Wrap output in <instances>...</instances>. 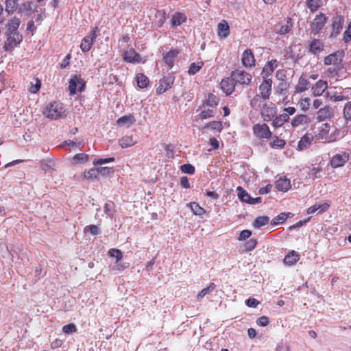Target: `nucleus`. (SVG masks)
<instances>
[{"label":"nucleus","mask_w":351,"mask_h":351,"mask_svg":"<svg viewBox=\"0 0 351 351\" xmlns=\"http://www.w3.org/2000/svg\"><path fill=\"white\" fill-rule=\"evenodd\" d=\"M43 114L46 117L51 119H58L66 117L63 105L58 102H53L47 106Z\"/></svg>","instance_id":"obj_1"},{"label":"nucleus","mask_w":351,"mask_h":351,"mask_svg":"<svg viewBox=\"0 0 351 351\" xmlns=\"http://www.w3.org/2000/svg\"><path fill=\"white\" fill-rule=\"evenodd\" d=\"M350 159V154L345 151H339L333 155L330 160V166L337 169L344 166Z\"/></svg>","instance_id":"obj_2"},{"label":"nucleus","mask_w":351,"mask_h":351,"mask_svg":"<svg viewBox=\"0 0 351 351\" xmlns=\"http://www.w3.org/2000/svg\"><path fill=\"white\" fill-rule=\"evenodd\" d=\"M7 40L4 45L5 51H10L17 47L23 40V36L20 33H6Z\"/></svg>","instance_id":"obj_3"},{"label":"nucleus","mask_w":351,"mask_h":351,"mask_svg":"<svg viewBox=\"0 0 351 351\" xmlns=\"http://www.w3.org/2000/svg\"><path fill=\"white\" fill-rule=\"evenodd\" d=\"M253 133L258 138H269L272 133L266 123H258L253 125Z\"/></svg>","instance_id":"obj_4"},{"label":"nucleus","mask_w":351,"mask_h":351,"mask_svg":"<svg viewBox=\"0 0 351 351\" xmlns=\"http://www.w3.org/2000/svg\"><path fill=\"white\" fill-rule=\"evenodd\" d=\"M97 32H99V28L97 27H95L90 32V34L82 39L80 44V48L84 53L90 51L94 40L97 36Z\"/></svg>","instance_id":"obj_5"},{"label":"nucleus","mask_w":351,"mask_h":351,"mask_svg":"<svg viewBox=\"0 0 351 351\" xmlns=\"http://www.w3.org/2000/svg\"><path fill=\"white\" fill-rule=\"evenodd\" d=\"M326 17L322 13L317 14L311 24V33L314 35L318 34L326 23Z\"/></svg>","instance_id":"obj_6"},{"label":"nucleus","mask_w":351,"mask_h":351,"mask_svg":"<svg viewBox=\"0 0 351 351\" xmlns=\"http://www.w3.org/2000/svg\"><path fill=\"white\" fill-rule=\"evenodd\" d=\"M232 77L236 82L243 85H248L252 80L251 75L241 70L233 71L232 73Z\"/></svg>","instance_id":"obj_7"},{"label":"nucleus","mask_w":351,"mask_h":351,"mask_svg":"<svg viewBox=\"0 0 351 351\" xmlns=\"http://www.w3.org/2000/svg\"><path fill=\"white\" fill-rule=\"evenodd\" d=\"M174 82V77L172 75L164 77L160 80V85L156 88L157 94H162L171 88Z\"/></svg>","instance_id":"obj_8"},{"label":"nucleus","mask_w":351,"mask_h":351,"mask_svg":"<svg viewBox=\"0 0 351 351\" xmlns=\"http://www.w3.org/2000/svg\"><path fill=\"white\" fill-rule=\"evenodd\" d=\"M330 131V125L328 123H322L319 128L317 133L315 134L317 140L322 141L324 143H328L329 132Z\"/></svg>","instance_id":"obj_9"},{"label":"nucleus","mask_w":351,"mask_h":351,"mask_svg":"<svg viewBox=\"0 0 351 351\" xmlns=\"http://www.w3.org/2000/svg\"><path fill=\"white\" fill-rule=\"evenodd\" d=\"M271 79H264L263 82L260 84V95L263 99H269L271 90Z\"/></svg>","instance_id":"obj_10"},{"label":"nucleus","mask_w":351,"mask_h":351,"mask_svg":"<svg viewBox=\"0 0 351 351\" xmlns=\"http://www.w3.org/2000/svg\"><path fill=\"white\" fill-rule=\"evenodd\" d=\"M343 58V52L338 51L325 57L324 62L326 65H337L341 62Z\"/></svg>","instance_id":"obj_11"},{"label":"nucleus","mask_w":351,"mask_h":351,"mask_svg":"<svg viewBox=\"0 0 351 351\" xmlns=\"http://www.w3.org/2000/svg\"><path fill=\"white\" fill-rule=\"evenodd\" d=\"M344 23L343 17L337 15L332 18L331 36H337L342 30Z\"/></svg>","instance_id":"obj_12"},{"label":"nucleus","mask_w":351,"mask_h":351,"mask_svg":"<svg viewBox=\"0 0 351 351\" xmlns=\"http://www.w3.org/2000/svg\"><path fill=\"white\" fill-rule=\"evenodd\" d=\"M276 114V108L274 104L265 106L261 112V116L265 121H270Z\"/></svg>","instance_id":"obj_13"},{"label":"nucleus","mask_w":351,"mask_h":351,"mask_svg":"<svg viewBox=\"0 0 351 351\" xmlns=\"http://www.w3.org/2000/svg\"><path fill=\"white\" fill-rule=\"evenodd\" d=\"M242 64L245 67H252L255 65V58L250 49H246L242 54Z\"/></svg>","instance_id":"obj_14"},{"label":"nucleus","mask_w":351,"mask_h":351,"mask_svg":"<svg viewBox=\"0 0 351 351\" xmlns=\"http://www.w3.org/2000/svg\"><path fill=\"white\" fill-rule=\"evenodd\" d=\"M125 61L130 63H139L141 60L140 55L132 48L125 51L123 54Z\"/></svg>","instance_id":"obj_15"},{"label":"nucleus","mask_w":351,"mask_h":351,"mask_svg":"<svg viewBox=\"0 0 351 351\" xmlns=\"http://www.w3.org/2000/svg\"><path fill=\"white\" fill-rule=\"evenodd\" d=\"M328 88V82L324 80L317 81L311 88L313 95L315 97L321 96Z\"/></svg>","instance_id":"obj_16"},{"label":"nucleus","mask_w":351,"mask_h":351,"mask_svg":"<svg viewBox=\"0 0 351 351\" xmlns=\"http://www.w3.org/2000/svg\"><path fill=\"white\" fill-rule=\"evenodd\" d=\"M180 51L178 49H171L163 56V61L168 66L169 69H171L174 65V61Z\"/></svg>","instance_id":"obj_17"},{"label":"nucleus","mask_w":351,"mask_h":351,"mask_svg":"<svg viewBox=\"0 0 351 351\" xmlns=\"http://www.w3.org/2000/svg\"><path fill=\"white\" fill-rule=\"evenodd\" d=\"M278 64V62L276 60H271L268 62L263 67L262 71L263 78L269 79L268 77L270 76L274 70L277 68Z\"/></svg>","instance_id":"obj_18"},{"label":"nucleus","mask_w":351,"mask_h":351,"mask_svg":"<svg viewBox=\"0 0 351 351\" xmlns=\"http://www.w3.org/2000/svg\"><path fill=\"white\" fill-rule=\"evenodd\" d=\"M311 121L310 118L304 114L296 115L291 122V126L294 128L301 125H307Z\"/></svg>","instance_id":"obj_19"},{"label":"nucleus","mask_w":351,"mask_h":351,"mask_svg":"<svg viewBox=\"0 0 351 351\" xmlns=\"http://www.w3.org/2000/svg\"><path fill=\"white\" fill-rule=\"evenodd\" d=\"M275 186L278 191L286 192L291 187V182L285 176H282L276 181Z\"/></svg>","instance_id":"obj_20"},{"label":"nucleus","mask_w":351,"mask_h":351,"mask_svg":"<svg viewBox=\"0 0 351 351\" xmlns=\"http://www.w3.org/2000/svg\"><path fill=\"white\" fill-rule=\"evenodd\" d=\"M324 45L320 40L313 39L309 43V51L313 55H318L324 49Z\"/></svg>","instance_id":"obj_21"},{"label":"nucleus","mask_w":351,"mask_h":351,"mask_svg":"<svg viewBox=\"0 0 351 351\" xmlns=\"http://www.w3.org/2000/svg\"><path fill=\"white\" fill-rule=\"evenodd\" d=\"M234 80L232 77L230 78H226L223 79L221 82V88L222 90L227 95H230L234 90Z\"/></svg>","instance_id":"obj_22"},{"label":"nucleus","mask_w":351,"mask_h":351,"mask_svg":"<svg viewBox=\"0 0 351 351\" xmlns=\"http://www.w3.org/2000/svg\"><path fill=\"white\" fill-rule=\"evenodd\" d=\"M300 258L299 253L292 250L285 256L283 262L287 266H293L300 260Z\"/></svg>","instance_id":"obj_23"},{"label":"nucleus","mask_w":351,"mask_h":351,"mask_svg":"<svg viewBox=\"0 0 351 351\" xmlns=\"http://www.w3.org/2000/svg\"><path fill=\"white\" fill-rule=\"evenodd\" d=\"M292 26L293 25L291 22V19H288L286 24L285 25L281 23L276 24L274 27V30L276 33L283 35L288 33L291 30Z\"/></svg>","instance_id":"obj_24"},{"label":"nucleus","mask_w":351,"mask_h":351,"mask_svg":"<svg viewBox=\"0 0 351 351\" xmlns=\"http://www.w3.org/2000/svg\"><path fill=\"white\" fill-rule=\"evenodd\" d=\"M332 111L329 106L320 108L317 112V119L319 121L326 120L331 117Z\"/></svg>","instance_id":"obj_25"},{"label":"nucleus","mask_w":351,"mask_h":351,"mask_svg":"<svg viewBox=\"0 0 351 351\" xmlns=\"http://www.w3.org/2000/svg\"><path fill=\"white\" fill-rule=\"evenodd\" d=\"M310 86L309 81L302 75L298 80V83L295 86V93H300L308 90Z\"/></svg>","instance_id":"obj_26"},{"label":"nucleus","mask_w":351,"mask_h":351,"mask_svg":"<svg viewBox=\"0 0 351 351\" xmlns=\"http://www.w3.org/2000/svg\"><path fill=\"white\" fill-rule=\"evenodd\" d=\"M135 119L134 116L131 114L125 115L117 121V123L120 126H126L130 127L131 125H132L135 122Z\"/></svg>","instance_id":"obj_27"},{"label":"nucleus","mask_w":351,"mask_h":351,"mask_svg":"<svg viewBox=\"0 0 351 351\" xmlns=\"http://www.w3.org/2000/svg\"><path fill=\"white\" fill-rule=\"evenodd\" d=\"M293 216V214L291 213H289H289H282L272 219L271 224L276 226L280 223H282L288 218L292 217Z\"/></svg>","instance_id":"obj_28"},{"label":"nucleus","mask_w":351,"mask_h":351,"mask_svg":"<svg viewBox=\"0 0 351 351\" xmlns=\"http://www.w3.org/2000/svg\"><path fill=\"white\" fill-rule=\"evenodd\" d=\"M21 21L19 19L14 17L12 19L8 24L7 33H19L18 29L19 27Z\"/></svg>","instance_id":"obj_29"},{"label":"nucleus","mask_w":351,"mask_h":351,"mask_svg":"<svg viewBox=\"0 0 351 351\" xmlns=\"http://www.w3.org/2000/svg\"><path fill=\"white\" fill-rule=\"evenodd\" d=\"M312 136L311 134H306L303 136L298 144V148L299 150H304L307 148V147L311 144L312 141Z\"/></svg>","instance_id":"obj_30"},{"label":"nucleus","mask_w":351,"mask_h":351,"mask_svg":"<svg viewBox=\"0 0 351 351\" xmlns=\"http://www.w3.org/2000/svg\"><path fill=\"white\" fill-rule=\"evenodd\" d=\"M186 21V16L182 12H176L171 19V25L176 27L180 25Z\"/></svg>","instance_id":"obj_31"},{"label":"nucleus","mask_w":351,"mask_h":351,"mask_svg":"<svg viewBox=\"0 0 351 351\" xmlns=\"http://www.w3.org/2000/svg\"><path fill=\"white\" fill-rule=\"evenodd\" d=\"M218 35L221 38H226L229 35V25L227 22L219 23L217 27Z\"/></svg>","instance_id":"obj_32"},{"label":"nucleus","mask_w":351,"mask_h":351,"mask_svg":"<svg viewBox=\"0 0 351 351\" xmlns=\"http://www.w3.org/2000/svg\"><path fill=\"white\" fill-rule=\"evenodd\" d=\"M136 80L137 85L140 88H146L149 82L148 77L143 73H137L136 75Z\"/></svg>","instance_id":"obj_33"},{"label":"nucleus","mask_w":351,"mask_h":351,"mask_svg":"<svg viewBox=\"0 0 351 351\" xmlns=\"http://www.w3.org/2000/svg\"><path fill=\"white\" fill-rule=\"evenodd\" d=\"M119 143L122 148H127L134 145L136 141L133 139L132 136H125L119 141Z\"/></svg>","instance_id":"obj_34"},{"label":"nucleus","mask_w":351,"mask_h":351,"mask_svg":"<svg viewBox=\"0 0 351 351\" xmlns=\"http://www.w3.org/2000/svg\"><path fill=\"white\" fill-rule=\"evenodd\" d=\"M343 136L341 130L335 128L331 132H329L328 143L335 142Z\"/></svg>","instance_id":"obj_35"},{"label":"nucleus","mask_w":351,"mask_h":351,"mask_svg":"<svg viewBox=\"0 0 351 351\" xmlns=\"http://www.w3.org/2000/svg\"><path fill=\"white\" fill-rule=\"evenodd\" d=\"M166 12L164 10H158L156 12V24L157 27H160L162 26L166 21Z\"/></svg>","instance_id":"obj_36"},{"label":"nucleus","mask_w":351,"mask_h":351,"mask_svg":"<svg viewBox=\"0 0 351 351\" xmlns=\"http://www.w3.org/2000/svg\"><path fill=\"white\" fill-rule=\"evenodd\" d=\"M216 285L214 283H210L208 287L203 289L197 295V299L201 300L204 296L211 293L215 289Z\"/></svg>","instance_id":"obj_37"},{"label":"nucleus","mask_w":351,"mask_h":351,"mask_svg":"<svg viewBox=\"0 0 351 351\" xmlns=\"http://www.w3.org/2000/svg\"><path fill=\"white\" fill-rule=\"evenodd\" d=\"M19 0H6L5 11L8 14H12L17 8Z\"/></svg>","instance_id":"obj_38"},{"label":"nucleus","mask_w":351,"mask_h":351,"mask_svg":"<svg viewBox=\"0 0 351 351\" xmlns=\"http://www.w3.org/2000/svg\"><path fill=\"white\" fill-rule=\"evenodd\" d=\"M191 211L195 215L202 216L205 213V210L196 202H191L189 204Z\"/></svg>","instance_id":"obj_39"},{"label":"nucleus","mask_w":351,"mask_h":351,"mask_svg":"<svg viewBox=\"0 0 351 351\" xmlns=\"http://www.w3.org/2000/svg\"><path fill=\"white\" fill-rule=\"evenodd\" d=\"M289 117L285 115L283 113L278 117H276L273 121V125L275 128H279L282 126L285 123L289 121Z\"/></svg>","instance_id":"obj_40"},{"label":"nucleus","mask_w":351,"mask_h":351,"mask_svg":"<svg viewBox=\"0 0 351 351\" xmlns=\"http://www.w3.org/2000/svg\"><path fill=\"white\" fill-rule=\"evenodd\" d=\"M269 218L267 216H261L257 217L254 222V227L256 228H260L262 226L268 223Z\"/></svg>","instance_id":"obj_41"},{"label":"nucleus","mask_w":351,"mask_h":351,"mask_svg":"<svg viewBox=\"0 0 351 351\" xmlns=\"http://www.w3.org/2000/svg\"><path fill=\"white\" fill-rule=\"evenodd\" d=\"M289 87V84L288 82H280L276 88V92L279 95H284L287 93Z\"/></svg>","instance_id":"obj_42"},{"label":"nucleus","mask_w":351,"mask_h":351,"mask_svg":"<svg viewBox=\"0 0 351 351\" xmlns=\"http://www.w3.org/2000/svg\"><path fill=\"white\" fill-rule=\"evenodd\" d=\"M237 191H238V197L239 199L243 202L247 203L249 199L251 197L250 195L241 186H238Z\"/></svg>","instance_id":"obj_43"},{"label":"nucleus","mask_w":351,"mask_h":351,"mask_svg":"<svg viewBox=\"0 0 351 351\" xmlns=\"http://www.w3.org/2000/svg\"><path fill=\"white\" fill-rule=\"evenodd\" d=\"M310 99L308 97L301 98L298 102V106L304 112H307L310 108Z\"/></svg>","instance_id":"obj_44"},{"label":"nucleus","mask_w":351,"mask_h":351,"mask_svg":"<svg viewBox=\"0 0 351 351\" xmlns=\"http://www.w3.org/2000/svg\"><path fill=\"white\" fill-rule=\"evenodd\" d=\"M88 155L84 153L77 154L73 157L75 164H82L88 160Z\"/></svg>","instance_id":"obj_45"},{"label":"nucleus","mask_w":351,"mask_h":351,"mask_svg":"<svg viewBox=\"0 0 351 351\" xmlns=\"http://www.w3.org/2000/svg\"><path fill=\"white\" fill-rule=\"evenodd\" d=\"M322 0H306V5L311 12L316 11L321 6Z\"/></svg>","instance_id":"obj_46"},{"label":"nucleus","mask_w":351,"mask_h":351,"mask_svg":"<svg viewBox=\"0 0 351 351\" xmlns=\"http://www.w3.org/2000/svg\"><path fill=\"white\" fill-rule=\"evenodd\" d=\"M80 81V79H79L77 77H74L70 80L69 90L71 95H74L77 89V84L79 83Z\"/></svg>","instance_id":"obj_47"},{"label":"nucleus","mask_w":351,"mask_h":351,"mask_svg":"<svg viewBox=\"0 0 351 351\" xmlns=\"http://www.w3.org/2000/svg\"><path fill=\"white\" fill-rule=\"evenodd\" d=\"M204 108L205 106H204ZM215 112L213 109L210 108H204L202 110L201 113L199 114V117L201 119H206L210 117H214Z\"/></svg>","instance_id":"obj_48"},{"label":"nucleus","mask_w":351,"mask_h":351,"mask_svg":"<svg viewBox=\"0 0 351 351\" xmlns=\"http://www.w3.org/2000/svg\"><path fill=\"white\" fill-rule=\"evenodd\" d=\"M203 62H197V63H192L191 64L190 66H189V73L190 75H195V73H197L200 69L203 66Z\"/></svg>","instance_id":"obj_49"},{"label":"nucleus","mask_w":351,"mask_h":351,"mask_svg":"<svg viewBox=\"0 0 351 351\" xmlns=\"http://www.w3.org/2000/svg\"><path fill=\"white\" fill-rule=\"evenodd\" d=\"M219 102V98L213 94H209L208 99L206 100V105L213 108L217 106Z\"/></svg>","instance_id":"obj_50"},{"label":"nucleus","mask_w":351,"mask_h":351,"mask_svg":"<svg viewBox=\"0 0 351 351\" xmlns=\"http://www.w3.org/2000/svg\"><path fill=\"white\" fill-rule=\"evenodd\" d=\"M285 145V141L282 139L279 138L277 136L273 139L270 143V145L273 148H282Z\"/></svg>","instance_id":"obj_51"},{"label":"nucleus","mask_w":351,"mask_h":351,"mask_svg":"<svg viewBox=\"0 0 351 351\" xmlns=\"http://www.w3.org/2000/svg\"><path fill=\"white\" fill-rule=\"evenodd\" d=\"M77 331L76 326L71 323L67 325H65L62 328V332L66 335H70L75 332Z\"/></svg>","instance_id":"obj_52"},{"label":"nucleus","mask_w":351,"mask_h":351,"mask_svg":"<svg viewBox=\"0 0 351 351\" xmlns=\"http://www.w3.org/2000/svg\"><path fill=\"white\" fill-rule=\"evenodd\" d=\"M109 256L116 258V262L118 263L122 259L123 255L121 252L117 249H110L108 252Z\"/></svg>","instance_id":"obj_53"},{"label":"nucleus","mask_w":351,"mask_h":351,"mask_svg":"<svg viewBox=\"0 0 351 351\" xmlns=\"http://www.w3.org/2000/svg\"><path fill=\"white\" fill-rule=\"evenodd\" d=\"M343 116L347 121L351 120V101L346 104L343 108Z\"/></svg>","instance_id":"obj_54"},{"label":"nucleus","mask_w":351,"mask_h":351,"mask_svg":"<svg viewBox=\"0 0 351 351\" xmlns=\"http://www.w3.org/2000/svg\"><path fill=\"white\" fill-rule=\"evenodd\" d=\"M85 232H89L92 235H97L99 233V228L95 225L87 226L84 228Z\"/></svg>","instance_id":"obj_55"},{"label":"nucleus","mask_w":351,"mask_h":351,"mask_svg":"<svg viewBox=\"0 0 351 351\" xmlns=\"http://www.w3.org/2000/svg\"><path fill=\"white\" fill-rule=\"evenodd\" d=\"M206 128H210L214 131L220 132L222 130V124L220 121H212L206 125Z\"/></svg>","instance_id":"obj_56"},{"label":"nucleus","mask_w":351,"mask_h":351,"mask_svg":"<svg viewBox=\"0 0 351 351\" xmlns=\"http://www.w3.org/2000/svg\"><path fill=\"white\" fill-rule=\"evenodd\" d=\"M256 244H257V241L256 239H251L248 240L245 243V245H244L245 251H247V252L252 251V250H254L256 247Z\"/></svg>","instance_id":"obj_57"},{"label":"nucleus","mask_w":351,"mask_h":351,"mask_svg":"<svg viewBox=\"0 0 351 351\" xmlns=\"http://www.w3.org/2000/svg\"><path fill=\"white\" fill-rule=\"evenodd\" d=\"M98 170L97 168H92L88 171L84 173V178H96L98 176Z\"/></svg>","instance_id":"obj_58"},{"label":"nucleus","mask_w":351,"mask_h":351,"mask_svg":"<svg viewBox=\"0 0 351 351\" xmlns=\"http://www.w3.org/2000/svg\"><path fill=\"white\" fill-rule=\"evenodd\" d=\"M181 169L184 173H188L190 175H192L195 173V167L190 164L183 165L181 167Z\"/></svg>","instance_id":"obj_59"},{"label":"nucleus","mask_w":351,"mask_h":351,"mask_svg":"<svg viewBox=\"0 0 351 351\" xmlns=\"http://www.w3.org/2000/svg\"><path fill=\"white\" fill-rule=\"evenodd\" d=\"M98 170V174H101L102 176H108L114 172L113 168L104 167L97 168Z\"/></svg>","instance_id":"obj_60"},{"label":"nucleus","mask_w":351,"mask_h":351,"mask_svg":"<svg viewBox=\"0 0 351 351\" xmlns=\"http://www.w3.org/2000/svg\"><path fill=\"white\" fill-rule=\"evenodd\" d=\"M343 40L348 43L351 40V20L349 22L348 27L343 34Z\"/></svg>","instance_id":"obj_61"},{"label":"nucleus","mask_w":351,"mask_h":351,"mask_svg":"<svg viewBox=\"0 0 351 351\" xmlns=\"http://www.w3.org/2000/svg\"><path fill=\"white\" fill-rule=\"evenodd\" d=\"M114 160V158H104V159H95L94 161H93V165H104V164H106V163H108V162H113Z\"/></svg>","instance_id":"obj_62"},{"label":"nucleus","mask_w":351,"mask_h":351,"mask_svg":"<svg viewBox=\"0 0 351 351\" xmlns=\"http://www.w3.org/2000/svg\"><path fill=\"white\" fill-rule=\"evenodd\" d=\"M326 76L329 78H335L338 76V70L334 68H328L326 71Z\"/></svg>","instance_id":"obj_63"},{"label":"nucleus","mask_w":351,"mask_h":351,"mask_svg":"<svg viewBox=\"0 0 351 351\" xmlns=\"http://www.w3.org/2000/svg\"><path fill=\"white\" fill-rule=\"evenodd\" d=\"M252 235V232L249 230H242L238 237V240L243 241L248 239Z\"/></svg>","instance_id":"obj_64"}]
</instances>
